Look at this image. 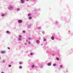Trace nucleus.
Returning <instances> with one entry per match:
<instances>
[{"instance_id": "33", "label": "nucleus", "mask_w": 73, "mask_h": 73, "mask_svg": "<svg viewBox=\"0 0 73 73\" xmlns=\"http://www.w3.org/2000/svg\"><path fill=\"white\" fill-rule=\"evenodd\" d=\"M27 43H24V45H27Z\"/></svg>"}, {"instance_id": "37", "label": "nucleus", "mask_w": 73, "mask_h": 73, "mask_svg": "<svg viewBox=\"0 0 73 73\" xmlns=\"http://www.w3.org/2000/svg\"><path fill=\"white\" fill-rule=\"evenodd\" d=\"M58 23V22H56V24H57Z\"/></svg>"}, {"instance_id": "16", "label": "nucleus", "mask_w": 73, "mask_h": 73, "mask_svg": "<svg viewBox=\"0 0 73 73\" xmlns=\"http://www.w3.org/2000/svg\"><path fill=\"white\" fill-rule=\"evenodd\" d=\"M22 39L21 38H18L19 41H21Z\"/></svg>"}, {"instance_id": "15", "label": "nucleus", "mask_w": 73, "mask_h": 73, "mask_svg": "<svg viewBox=\"0 0 73 73\" xmlns=\"http://www.w3.org/2000/svg\"><path fill=\"white\" fill-rule=\"evenodd\" d=\"M32 1H33L34 2H35V3H36V0H31Z\"/></svg>"}, {"instance_id": "21", "label": "nucleus", "mask_w": 73, "mask_h": 73, "mask_svg": "<svg viewBox=\"0 0 73 73\" xmlns=\"http://www.w3.org/2000/svg\"><path fill=\"white\" fill-rule=\"evenodd\" d=\"M22 66H20L19 67V69H22Z\"/></svg>"}, {"instance_id": "22", "label": "nucleus", "mask_w": 73, "mask_h": 73, "mask_svg": "<svg viewBox=\"0 0 73 73\" xmlns=\"http://www.w3.org/2000/svg\"><path fill=\"white\" fill-rule=\"evenodd\" d=\"M22 37V36L21 35H19V38H21Z\"/></svg>"}, {"instance_id": "27", "label": "nucleus", "mask_w": 73, "mask_h": 73, "mask_svg": "<svg viewBox=\"0 0 73 73\" xmlns=\"http://www.w3.org/2000/svg\"><path fill=\"white\" fill-rule=\"evenodd\" d=\"M32 39L30 38V37H29V40H31Z\"/></svg>"}, {"instance_id": "18", "label": "nucleus", "mask_w": 73, "mask_h": 73, "mask_svg": "<svg viewBox=\"0 0 73 73\" xmlns=\"http://www.w3.org/2000/svg\"><path fill=\"white\" fill-rule=\"evenodd\" d=\"M28 16H31V13H29L28 15Z\"/></svg>"}, {"instance_id": "11", "label": "nucleus", "mask_w": 73, "mask_h": 73, "mask_svg": "<svg viewBox=\"0 0 73 73\" xmlns=\"http://www.w3.org/2000/svg\"><path fill=\"white\" fill-rule=\"evenodd\" d=\"M36 43H40V41L39 40H37L36 41Z\"/></svg>"}, {"instance_id": "24", "label": "nucleus", "mask_w": 73, "mask_h": 73, "mask_svg": "<svg viewBox=\"0 0 73 73\" xmlns=\"http://www.w3.org/2000/svg\"><path fill=\"white\" fill-rule=\"evenodd\" d=\"M60 68H62V67H63L62 65H60Z\"/></svg>"}, {"instance_id": "7", "label": "nucleus", "mask_w": 73, "mask_h": 73, "mask_svg": "<svg viewBox=\"0 0 73 73\" xmlns=\"http://www.w3.org/2000/svg\"><path fill=\"white\" fill-rule=\"evenodd\" d=\"M6 33H7V34H8L9 35L11 34V32L8 31H7L6 32Z\"/></svg>"}, {"instance_id": "41", "label": "nucleus", "mask_w": 73, "mask_h": 73, "mask_svg": "<svg viewBox=\"0 0 73 73\" xmlns=\"http://www.w3.org/2000/svg\"><path fill=\"white\" fill-rule=\"evenodd\" d=\"M40 67H41V68H42V66H40Z\"/></svg>"}, {"instance_id": "40", "label": "nucleus", "mask_w": 73, "mask_h": 73, "mask_svg": "<svg viewBox=\"0 0 73 73\" xmlns=\"http://www.w3.org/2000/svg\"><path fill=\"white\" fill-rule=\"evenodd\" d=\"M27 1H29V0H26Z\"/></svg>"}, {"instance_id": "39", "label": "nucleus", "mask_w": 73, "mask_h": 73, "mask_svg": "<svg viewBox=\"0 0 73 73\" xmlns=\"http://www.w3.org/2000/svg\"><path fill=\"white\" fill-rule=\"evenodd\" d=\"M1 59V56H0V60Z\"/></svg>"}, {"instance_id": "28", "label": "nucleus", "mask_w": 73, "mask_h": 73, "mask_svg": "<svg viewBox=\"0 0 73 73\" xmlns=\"http://www.w3.org/2000/svg\"><path fill=\"white\" fill-rule=\"evenodd\" d=\"M65 73H67L68 72V71L67 70H65L64 71Z\"/></svg>"}, {"instance_id": "5", "label": "nucleus", "mask_w": 73, "mask_h": 73, "mask_svg": "<svg viewBox=\"0 0 73 73\" xmlns=\"http://www.w3.org/2000/svg\"><path fill=\"white\" fill-rule=\"evenodd\" d=\"M51 65L52 63L50 62H49L47 63L48 66H51Z\"/></svg>"}, {"instance_id": "42", "label": "nucleus", "mask_w": 73, "mask_h": 73, "mask_svg": "<svg viewBox=\"0 0 73 73\" xmlns=\"http://www.w3.org/2000/svg\"><path fill=\"white\" fill-rule=\"evenodd\" d=\"M1 73H4V72H2Z\"/></svg>"}, {"instance_id": "23", "label": "nucleus", "mask_w": 73, "mask_h": 73, "mask_svg": "<svg viewBox=\"0 0 73 73\" xmlns=\"http://www.w3.org/2000/svg\"><path fill=\"white\" fill-rule=\"evenodd\" d=\"M11 66H12V65L11 64H9V68L11 67Z\"/></svg>"}, {"instance_id": "6", "label": "nucleus", "mask_w": 73, "mask_h": 73, "mask_svg": "<svg viewBox=\"0 0 73 73\" xmlns=\"http://www.w3.org/2000/svg\"><path fill=\"white\" fill-rule=\"evenodd\" d=\"M5 53V51H1V54H4Z\"/></svg>"}, {"instance_id": "38", "label": "nucleus", "mask_w": 73, "mask_h": 73, "mask_svg": "<svg viewBox=\"0 0 73 73\" xmlns=\"http://www.w3.org/2000/svg\"><path fill=\"white\" fill-rule=\"evenodd\" d=\"M41 46H43V44H41Z\"/></svg>"}, {"instance_id": "8", "label": "nucleus", "mask_w": 73, "mask_h": 73, "mask_svg": "<svg viewBox=\"0 0 73 73\" xmlns=\"http://www.w3.org/2000/svg\"><path fill=\"white\" fill-rule=\"evenodd\" d=\"M32 17L31 16H30L29 17V20H32Z\"/></svg>"}, {"instance_id": "34", "label": "nucleus", "mask_w": 73, "mask_h": 73, "mask_svg": "<svg viewBox=\"0 0 73 73\" xmlns=\"http://www.w3.org/2000/svg\"><path fill=\"white\" fill-rule=\"evenodd\" d=\"M7 49H10V48H9V47H7Z\"/></svg>"}, {"instance_id": "3", "label": "nucleus", "mask_w": 73, "mask_h": 73, "mask_svg": "<svg viewBox=\"0 0 73 73\" xmlns=\"http://www.w3.org/2000/svg\"><path fill=\"white\" fill-rule=\"evenodd\" d=\"M18 23H19V24H21V23H23V21L21 19H19L18 20Z\"/></svg>"}, {"instance_id": "29", "label": "nucleus", "mask_w": 73, "mask_h": 73, "mask_svg": "<svg viewBox=\"0 0 73 73\" xmlns=\"http://www.w3.org/2000/svg\"><path fill=\"white\" fill-rule=\"evenodd\" d=\"M28 43H29V44H31V42L30 41H29L28 42Z\"/></svg>"}, {"instance_id": "35", "label": "nucleus", "mask_w": 73, "mask_h": 73, "mask_svg": "<svg viewBox=\"0 0 73 73\" xmlns=\"http://www.w3.org/2000/svg\"><path fill=\"white\" fill-rule=\"evenodd\" d=\"M54 54H52V56H54Z\"/></svg>"}, {"instance_id": "25", "label": "nucleus", "mask_w": 73, "mask_h": 73, "mask_svg": "<svg viewBox=\"0 0 73 73\" xmlns=\"http://www.w3.org/2000/svg\"><path fill=\"white\" fill-rule=\"evenodd\" d=\"M23 33H25V31H23Z\"/></svg>"}, {"instance_id": "19", "label": "nucleus", "mask_w": 73, "mask_h": 73, "mask_svg": "<svg viewBox=\"0 0 73 73\" xmlns=\"http://www.w3.org/2000/svg\"><path fill=\"white\" fill-rule=\"evenodd\" d=\"M20 8H18L17 9V11H20Z\"/></svg>"}, {"instance_id": "31", "label": "nucleus", "mask_w": 73, "mask_h": 73, "mask_svg": "<svg viewBox=\"0 0 73 73\" xmlns=\"http://www.w3.org/2000/svg\"><path fill=\"white\" fill-rule=\"evenodd\" d=\"M19 64H22V63H21V62H20L19 63Z\"/></svg>"}, {"instance_id": "32", "label": "nucleus", "mask_w": 73, "mask_h": 73, "mask_svg": "<svg viewBox=\"0 0 73 73\" xmlns=\"http://www.w3.org/2000/svg\"><path fill=\"white\" fill-rule=\"evenodd\" d=\"M40 10V9H37L38 11H39Z\"/></svg>"}, {"instance_id": "26", "label": "nucleus", "mask_w": 73, "mask_h": 73, "mask_svg": "<svg viewBox=\"0 0 73 73\" xmlns=\"http://www.w3.org/2000/svg\"><path fill=\"white\" fill-rule=\"evenodd\" d=\"M38 29H41V27H38Z\"/></svg>"}, {"instance_id": "17", "label": "nucleus", "mask_w": 73, "mask_h": 73, "mask_svg": "<svg viewBox=\"0 0 73 73\" xmlns=\"http://www.w3.org/2000/svg\"><path fill=\"white\" fill-rule=\"evenodd\" d=\"M53 66H56V64L55 63H54V64H53Z\"/></svg>"}, {"instance_id": "4", "label": "nucleus", "mask_w": 73, "mask_h": 73, "mask_svg": "<svg viewBox=\"0 0 73 73\" xmlns=\"http://www.w3.org/2000/svg\"><path fill=\"white\" fill-rule=\"evenodd\" d=\"M20 1L21 4H24L25 3V1L24 0H21Z\"/></svg>"}, {"instance_id": "20", "label": "nucleus", "mask_w": 73, "mask_h": 73, "mask_svg": "<svg viewBox=\"0 0 73 73\" xmlns=\"http://www.w3.org/2000/svg\"><path fill=\"white\" fill-rule=\"evenodd\" d=\"M30 55H31V56H32L33 54V53L32 52H31L30 53Z\"/></svg>"}, {"instance_id": "9", "label": "nucleus", "mask_w": 73, "mask_h": 73, "mask_svg": "<svg viewBox=\"0 0 73 73\" xmlns=\"http://www.w3.org/2000/svg\"><path fill=\"white\" fill-rule=\"evenodd\" d=\"M32 25L30 24L28 26V27L29 28L31 27V26Z\"/></svg>"}, {"instance_id": "30", "label": "nucleus", "mask_w": 73, "mask_h": 73, "mask_svg": "<svg viewBox=\"0 0 73 73\" xmlns=\"http://www.w3.org/2000/svg\"><path fill=\"white\" fill-rule=\"evenodd\" d=\"M2 62H3V63H4V62H5V60H3V61H2Z\"/></svg>"}, {"instance_id": "14", "label": "nucleus", "mask_w": 73, "mask_h": 73, "mask_svg": "<svg viewBox=\"0 0 73 73\" xmlns=\"http://www.w3.org/2000/svg\"><path fill=\"white\" fill-rule=\"evenodd\" d=\"M35 65H32L31 66V67L32 68H35Z\"/></svg>"}, {"instance_id": "10", "label": "nucleus", "mask_w": 73, "mask_h": 73, "mask_svg": "<svg viewBox=\"0 0 73 73\" xmlns=\"http://www.w3.org/2000/svg\"><path fill=\"white\" fill-rule=\"evenodd\" d=\"M43 41H44V42H45L46 41V39L45 38H43Z\"/></svg>"}, {"instance_id": "1", "label": "nucleus", "mask_w": 73, "mask_h": 73, "mask_svg": "<svg viewBox=\"0 0 73 73\" xmlns=\"http://www.w3.org/2000/svg\"><path fill=\"white\" fill-rule=\"evenodd\" d=\"M8 9H9V10H10L11 11H12V10H13V6H12V5H10L9 6L8 8Z\"/></svg>"}, {"instance_id": "2", "label": "nucleus", "mask_w": 73, "mask_h": 73, "mask_svg": "<svg viewBox=\"0 0 73 73\" xmlns=\"http://www.w3.org/2000/svg\"><path fill=\"white\" fill-rule=\"evenodd\" d=\"M54 37H57V35H54V36H52L51 37V40H54Z\"/></svg>"}, {"instance_id": "13", "label": "nucleus", "mask_w": 73, "mask_h": 73, "mask_svg": "<svg viewBox=\"0 0 73 73\" xmlns=\"http://www.w3.org/2000/svg\"><path fill=\"white\" fill-rule=\"evenodd\" d=\"M5 14H3L1 15L2 17H4V16H5Z\"/></svg>"}, {"instance_id": "12", "label": "nucleus", "mask_w": 73, "mask_h": 73, "mask_svg": "<svg viewBox=\"0 0 73 73\" xmlns=\"http://www.w3.org/2000/svg\"><path fill=\"white\" fill-rule=\"evenodd\" d=\"M56 59L57 61H59V58L58 57H56Z\"/></svg>"}, {"instance_id": "36", "label": "nucleus", "mask_w": 73, "mask_h": 73, "mask_svg": "<svg viewBox=\"0 0 73 73\" xmlns=\"http://www.w3.org/2000/svg\"><path fill=\"white\" fill-rule=\"evenodd\" d=\"M45 33V32H44V31H43L42 32V33Z\"/></svg>"}]
</instances>
